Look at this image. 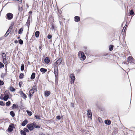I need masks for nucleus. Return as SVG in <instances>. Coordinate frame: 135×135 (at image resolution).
<instances>
[{"label": "nucleus", "mask_w": 135, "mask_h": 135, "mask_svg": "<svg viewBox=\"0 0 135 135\" xmlns=\"http://www.w3.org/2000/svg\"><path fill=\"white\" fill-rule=\"evenodd\" d=\"M78 56L80 58L81 60L84 61L86 59V57L84 53L82 51H79L78 53Z\"/></svg>", "instance_id": "obj_1"}, {"label": "nucleus", "mask_w": 135, "mask_h": 135, "mask_svg": "<svg viewBox=\"0 0 135 135\" xmlns=\"http://www.w3.org/2000/svg\"><path fill=\"white\" fill-rule=\"evenodd\" d=\"M54 73L55 77V82H57L58 78V72L57 66H54Z\"/></svg>", "instance_id": "obj_2"}, {"label": "nucleus", "mask_w": 135, "mask_h": 135, "mask_svg": "<svg viewBox=\"0 0 135 135\" xmlns=\"http://www.w3.org/2000/svg\"><path fill=\"white\" fill-rule=\"evenodd\" d=\"M62 60V59L61 58H59L55 62L54 64V66H57L58 65H59L61 63Z\"/></svg>", "instance_id": "obj_3"}, {"label": "nucleus", "mask_w": 135, "mask_h": 135, "mask_svg": "<svg viewBox=\"0 0 135 135\" xmlns=\"http://www.w3.org/2000/svg\"><path fill=\"white\" fill-rule=\"evenodd\" d=\"M127 60L128 62L130 64H135V60L132 56H129L127 58Z\"/></svg>", "instance_id": "obj_4"}, {"label": "nucleus", "mask_w": 135, "mask_h": 135, "mask_svg": "<svg viewBox=\"0 0 135 135\" xmlns=\"http://www.w3.org/2000/svg\"><path fill=\"white\" fill-rule=\"evenodd\" d=\"M13 17V14L10 13H7L6 16V18L8 20H11L12 19Z\"/></svg>", "instance_id": "obj_5"}, {"label": "nucleus", "mask_w": 135, "mask_h": 135, "mask_svg": "<svg viewBox=\"0 0 135 135\" xmlns=\"http://www.w3.org/2000/svg\"><path fill=\"white\" fill-rule=\"evenodd\" d=\"M14 125V124L12 123L9 126L8 129V130L9 132H11L13 131V129L15 128Z\"/></svg>", "instance_id": "obj_6"}, {"label": "nucleus", "mask_w": 135, "mask_h": 135, "mask_svg": "<svg viewBox=\"0 0 135 135\" xmlns=\"http://www.w3.org/2000/svg\"><path fill=\"white\" fill-rule=\"evenodd\" d=\"M71 83V84H73L75 79V77L74 74H70Z\"/></svg>", "instance_id": "obj_7"}, {"label": "nucleus", "mask_w": 135, "mask_h": 135, "mask_svg": "<svg viewBox=\"0 0 135 135\" xmlns=\"http://www.w3.org/2000/svg\"><path fill=\"white\" fill-rule=\"evenodd\" d=\"M27 126L29 130L30 131L33 130L34 128L32 123V124H28L27 125Z\"/></svg>", "instance_id": "obj_8"}, {"label": "nucleus", "mask_w": 135, "mask_h": 135, "mask_svg": "<svg viewBox=\"0 0 135 135\" xmlns=\"http://www.w3.org/2000/svg\"><path fill=\"white\" fill-rule=\"evenodd\" d=\"M2 56L3 60V62L4 63L5 61H6V56L4 53H3Z\"/></svg>", "instance_id": "obj_9"}, {"label": "nucleus", "mask_w": 135, "mask_h": 135, "mask_svg": "<svg viewBox=\"0 0 135 135\" xmlns=\"http://www.w3.org/2000/svg\"><path fill=\"white\" fill-rule=\"evenodd\" d=\"M30 15L29 16L28 19L27 21L26 22V25L28 26V27L29 26H30Z\"/></svg>", "instance_id": "obj_10"}, {"label": "nucleus", "mask_w": 135, "mask_h": 135, "mask_svg": "<svg viewBox=\"0 0 135 135\" xmlns=\"http://www.w3.org/2000/svg\"><path fill=\"white\" fill-rule=\"evenodd\" d=\"M88 113L87 115L89 118H91L92 117V113L90 109H88L87 111Z\"/></svg>", "instance_id": "obj_11"}, {"label": "nucleus", "mask_w": 135, "mask_h": 135, "mask_svg": "<svg viewBox=\"0 0 135 135\" xmlns=\"http://www.w3.org/2000/svg\"><path fill=\"white\" fill-rule=\"evenodd\" d=\"M20 94L21 97L24 99H25L27 98L26 95L22 91L20 92Z\"/></svg>", "instance_id": "obj_12"}, {"label": "nucleus", "mask_w": 135, "mask_h": 135, "mask_svg": "<svg viewBox=\"0 0 135 135\" xmlns=\"http://www.w3.org/2000/svg\"><path fill=\"white\" fill-rule=\"evenodd\" d=\"M104 123L106 124L109 125L111 123V121L109 120H105Z\"/></svg>", "instance_id": "obj_13"}, {"label": "nucleus", "mask_w": 135, "mask_h": 135, "mask_svg": "<svg viewBox=\"0 0 135 135\" xmlns=\"http://www.w3.org/2000/svg\"><path fill=\"white\" fill-rule=\"evenodd\" d=\"M44 61L47 64L49 63L50 62V59L48 57H45L44 59Z\"/></svg>", "instance_id": "obj_14"}, {"label": "nucleus", "mask_w": 135, "mask_h": 135, "mask_svg": "<svg viewBox=\"0 0 135 135\" xmlns=\"http://www.w3.org/2000/svg\"><path fill=\"white\" fill-rule=\"evenodd\" d=\"M27 119H25L22 122L21 124L23 126H24L27 124Z\"/></svg>", "instance_id": "obj_15"}, {"label": "nucleus", "mask_w": 135, "mask_h": 135, "mask_svg": "<svg viewBox=\"0 0 135 135\" xmlns=\"http://www.w3.org/2000/svg\"><path fill=\"white\" fill-rule=\"evenodd\" d=\"M80 20V18L79 16H75L74 17V21L76 22H78Z\"/></svg>", "instance_id": "obj_16"}, {"label": "nucleus", "mask_w": 135, "mask_h": 135, "mask_svg": "<svg viewBox=\"0 0 135 135\" xmlns=\"http://www.w3.org/2000/svg\"><path fill=\"white\" fill-rule=\"evenodd\" d=\"M9 98V95L8 94H7L4 95L3 98V100L5 101H6Z\"/></svg>", "instance_id": "obj_17"}, {"label": "nucleus", "mask_w": 135, "mask_h": 135, "mask_svg": "<svg viewBox=\"0 0 135 135\" xmlns=\"http://www.w3.org/2000/svg\"><path fill=\"white\" fill-rule=\"evenodd\" d=\"M50 94V92L49 91H46L45 92V96L46 97H47L49 96Z\"/></svg>", "instance_id": "obj_18"}, {"label": "nucleus", "mask_w": 135, "mask_h": 135, "mask_svg": "<svg viewBox=\"0 0 135 135\" xmlns=\"http://www.w3.org/2000/svg\"><path fill=\"white\" fill-rule=\"evenodd\" d=\"M32 124L33 126V128L35 127L36 128H40V126L38 125H37L35 123H32Z\"/></svg>", "instance_id": "obj_19"}, {"label": "nucleus", "mask_w": 135, "mask_h": 135, "mask_svg": "<svg viewBox=\"0 0 135 135\" xmlns=\"http://www.w3.org/2000/svg\"><path fill=\"white\" fill-rule=\"evenodd\" d=\"M40 71L42 73H45L47 71V70L46 69L41 68L40 69Z\"/></svg>", "instance_id": "obj_20"}, {"label": "nucleus", "mask_w": 135, "mask_h": 135, "mask_svg": "<svg viewBox=\"0 0 135 135\" xmlns=\"http://www.w3.org/2000/svg\"><path fill=\"white\" fill-rule=\"evenodd\" d=\"M35 73H33L31 75V79L33 80L35 79Z\"/></svg>", "instance_id": "obj_21"}, {"label": "nucleus", "mask_w": 135, "mask_h": 135, "mask_svg": "<svg viewBox=\"0 0 135 135\" xmlns=\"http://www.w3.org/2000/svg\"><path fill=\"white\" fill-rule=\"evenodd\" d=\"M40 34V32L38 31H37L35 32V36L36 38L38 37L39 36Z\"/></svg>", "instance_id": "obj_22"}, {"label": "nucleus", "mask_w": 135, "mask_h": 135, "mask_svg": "<svg viewBox=\"0 0 135 135\" xmlns=\"http://www.w3.org/2000/svg\"><path fill=\"white\" fill-rule=\"evenodd\" d=\"M32 90H33L35 91H37V86L36 85L34 86L32 89Z\"/></svg>", "instance_id": "obj_23"}, {"label": "nucleus", "mask_w": 135, "mask_h": 135, "mask_svg": "<svg viewBox=\"0 0 135 135\" xmlns=\"http://www.w3.org/2000/svg\"><path fill=\"white\" fill-rule=\"evenodd\" d=\"M13 27H12L11 26H10L9 29H8L7 31L6 32V33H7L8 32H10L11 31L12 29V28Z\"/></svg>", "instance_id": "obj_24"}, {"label": "nucleus", "mask_w": 135, "mask_h": 135, "mask_svg": "<svg viewBox=\"0 0 135 135\" xmlns=\"http://www.w3.org/2000/svg\"><path fill=\"white\" fill-rule=\"evenodd\" d=\"M28 114L29 115V116H31L32 114V113L31 111L28 110H27L26 111Z\"/></svg>", "instance_id": "obj_25"}, {"label": "nucleus", "mask_w": 135, "mask_h": 135, "mask_svg": "<svg viewBox=\"0 0 135 135\" xmlns=\"http://www.w3.org/2000/svg\"><path fill=\"white\" fill-rule=\"evenodd\" d=\"M10 115L13 117L15 116V114L14 112L13 111H11L10 112Z\"/></svg>", "instance_id": "obj_26"}, {"label": "nucleus", "mask_w": 135, "mask_h": 135, "mask_svg": "<svg viewBox=\"0 0 135 135\" xmlns=\"http://www.w3.org/2000/svg\"><path fill=\"white\" fill-rule=\"evenodd\" d=\"M113 45H110L109 46V50L110 51H112L113 49Z\"/></svg>", "instance_id": "obj_27"}, {"label": "nucleus", "mask_w": 135, "mask_h": 135, "mask_svg": "<svg viewBox=\"0 0 135 135\" xmlns=\"http://www.w3.org/2000/svg\"><path fill=\"white\" fill-rule=\"evenodd\" d=\"M21 135H26V132L22 130L21 131Z\"/></svg>", "instance_id": "obj_28"}, {"label": "nucleus", "mask_w": 135, "mask_h": 135, "mask_svg": "<svg viewBox=\"0 0 135 135\" xmlns=\"http://www.w3.org/2000/svg\"><path fill=\"white\" fill-rule=\"evenodd\" d=\"M9 90L12 92H13L15 91V89L13 87L11 86L9 88Z\"/></svg>", "instance_id": "obj_29"}, {"label": "nucleus", "mask_w": 135, "mask_h": 135, "mask_svg": "<svg viewBox=\"0 0 135 135\" xmlns=\"http://www.w3.org/2000/svg\"><path fill=\"white\" fill-rule=\"evenodd\" d=\"M23 30L22 28H21L19 30L18 33L19 34H21L22 33V32Z\"/></svg>", "instance_id": "obj_30"}, {"label": "nucleus", "mask_w": 135, "mask_h": 135, "mask_svg": "<svg viewBox=\"0 0 135 135\" xmlns=\"http://www.w3.org/2000/svg\"><path fill=\"white\" fill-rule=\"evenodd\" d=\"M24 64H22L21 67V70L22 71H23L24 70Z\"/></svg>", "instance_id": "obj_31"}, {"label": "nucleus", "mask_w": 135, "mask_h": 135, "mask_svg": "<svg viewBox=\"0 0 135 135\" xmlns=\"http://www.w3.org/2000/svg\"><path fill=\"white\" fill-rule=\"evenodd\" d=\"M24 76V74L23 73H21L20 74L19 76V78L20 79H22L23 78V76Z\"/></svg>", "instance_id": "obj_32"}, {"label": "nucleus", "mask_w": 135, "mask_h": 135, "mask_svg": "<svg viewBox=\"0 0 135 135\" xmlns=\"http://www.w3.org/2000/svg\"><path fill=\"white\" fill-rule=\"evenodd\" d=\"M11 102L8 101L6 103V105L7 106H9L11 104Z\"/></svg>", "instance_id": "obj_33"}, {"label": "nucleus", "mask_w": 135, "mask_h": 135, "mask_svg": "<svg viewBox=\"0 0 135 135\" xmlns=\"http://www.w3.org/2000/svg\"><path fill=\"white\" fill-rule=\"evenodd\" d=\"M17 106L15 104H13L12 106V109L14 108H17Z\"/></svg>", "instance_id": "obj_34"}, {"label": "nucleus", "mask_w": 135, "mask_h": 135, "mask_svg": "<svg viewBox=\"0 0 135 135\" xmlns=\"http://www.w3.org/2000/svg\"><path fill=\"white\" fill-rule=\"evenodd\" d=\"M18 42L19 44L21 45H22L23 44V41L21 39H20L18 40Z\"/></svg>", "instance_id": "obj_35"}, {"label": "nucleus", "mask_w": 135, "mask_h": 135, "mask_svg": "<svg viewBox=\"0 0 135 135\" xmlns=\"http://www.w3.org/2000/svg\"><path fill=\"white\" fill-rule=\"evenodd\" d=\"M4 66L2 62H0V69L3 67Z\"/></svg>", "instance_id": "obj_36"}, {"label": "nucleus", "mask_w": 135, "mask_h": 135, "mask_svg": "<svg viewBox=\"0 0 135 135\" xmlns=\"http://www.w3.org/2000/svg\"><path fill=\"white\" fill-rule=\"evenodd\" d=\"M35 92V91H33V90H32V89H31L30 90L29 92V93H30L31 94H33Z\"/></svg>", "instance_id": "obj_37"}, {"label": "nucleus", "mask_w": 135, "mask_h": 135, "mask_svg": "<svg viewBox=\"0 0 135 135\" xmlns=\"http://www.w3.org/2000/svg\"><path fill=\"white\" fill-rule=\"evenodd\" d=\"M0 105L2 106H3L5 104L3 103V101H0Z\"/></svg>", "instance_id": "obj_38"}, {"label": "nucleus", "mask_w": 135, "mask_h": 135, "mask_svg": "<svg viewBox=\"0 0 135 135\" xmlns=\"http://www.w3.org/2000/svg\"><path fill=\"white\" fill-rule=\"evenodd\" d=\"M134 13V12L133 11V10H131L130 11V14L131 15H133Z\"/></svg>", "instance_id": "obj_39"}, {"label": "nucleus", "mask_w": 135, "mask_h": 135, "mask_svg": "<svg viewBox=\"0 0 135 135\" xmlns=\"http://www.w3.org/2000/svg\"><path fill=\"white\" fill-rule=\"evenodd\" d=\"M70 106L71 107H72L73 108H74L75 107V104L73 103H70Z\"/></svg>", "instance_id": "obj_40"}, {"label": "nucleus", "mask_w": 135, "mask_h": 135, "mask_svg": "<svg viewBox=\"0 0 135 135\" xmlns=\"http://www.w3.org/2000/svg\"><path fill=\"white\" fill-rule=\"evenodd\" d=\"M50 26H51V28L52 29H54V26L52 23H51L50 24Z\"/></svg>", "instance_id": "obj_41"}, {"label": "nucleus", "mask_w": 135, "mask_h": 135, "mask_svg": "<svg viewBox=\"0 0 135 135\" xmlns=\"http://www.w3.org/2000/svg\"><path fill=\"white\" fill-rule=\"evenodd\" d=\"M23 130L25 132H29L28 130L26 128H24Z\"/></svg>", "instance_id": "obj_42"}, {"label": "nucleus", "mask_w": 135, "mask_h": 135, "mask_svg": "<svg viewBox=\"0 0 135 135\" xmlns=\"http://www.w3.org/2000/svg\"><path fill=\"white\" fill-rule=\"evenodd\" d=\"M35 117L37 119H38L39 120L41 119L40 117L39 116L37 115H35Z\"/></svg>", "instance_id": "obj_43"}, {"label": "nucleus", "mask_w": 135, "mask_h": 135, "mask_svg": "<svg viewBox=\"0 0 135 135\" xmlns=\"http://www.w3.org/2000/svg\"><path fill=\"white\" fill-rule=\"evenodd\" d=\"M87 49V47L86 46H84L83 47V50L85 52L86 51Z\"/></svg>", "instance_id": "obj_44"}, {"label": "nucleus", "mask_w": 135, "mask_h": 135, "mask_svg": "<svg viewBox=\"0 0 135 135\" xmlns=\"http://www.w3.org/2000/svg\"><path fill=\"white\" fill-rule=\"evenodd\" d=\"M4 84V82L3 81L0 80V85H2Z\"/></svg>", "instance_id": "obj_45"}, {"label": "nucleus", "mask_w": 135, "mask_h": 135, "mask_svg": "<svg viewBox=\"0 0 135 135\" xmlns=\"http://www.w3.org/2000/svg\"><path fill=\"white\" fill-rule=\"evenodd\" d=\"M18 10L19 11L22 12V7H19L18 8Z\"/></svg>", "instance_id": "obj_46"}, {"label": "nucleus", "mask_w": 135, "mask_h": 135, "mask_svg": "<svg viewBox=\"0 0 135 135\" xmlns=\"http://www.w3.org/2000/svg\"><path fill=\"white\" fill-rule=\"evenodd\" d=\"M47 37L48 39H50L52 37V36L51 35H48Z\"/></svg>", "instance_id": "obj_47"}, {"label": "nucleus", "mask_w": 135, "mask_h": 135, "mask_svg": "<svg viewBox=\"0 0 135 135\" xmlns=\"http://www.w3.org/2000/svg\"><path fill=\"white\" fill-rule=\"evenodd\" d=\"M56 118L58 120H60L61 119V117L60 116H57L56 117Z\"/></svg>", "instance_id": "obj_48"}, {"label": "nucleus", "mask_w": 135, "mask_h": 135, "mask_svg": "<svg viewBox=\"0 0 135 135\" xmlns=\"http://www.w3.org/2000/svg\"><path fill=\"white\" fill-rule=\"evenodd\" d=\"M22 84V81L20 82L19 83V85L20 87H21Z\"/></svg>", "instance_id": "obj_49"}, {"label": "nucleus", "mask_w": 135, "mask_h": 135, "mask_svg": "<svg viewBox=\"0 0 135 135\" xmlns=\"http://www.w3.org/2000/svg\"><path fill=\"white\" fill-rule=\"evenodd\" d=\"M9 34V32L8 33H6V34L4 35V36L5 37H7Z\"/></svg>", "instance_id": "obj_50"}, {"label": "nucleus", "mask_w": 135, "mask_h": 135, "mask_svg": "<svg viewBox=\"0 0 135 135\" xmlns=\"http://www.w3.org/2000/svg\"><path fill=\"white\" fill-rule=\"evenodd\" d=\"M29 93V95L30 96V97H32L33 96V94H31L30 93Z\"/></svg>", "instance_id": "obj_51"}, {"label": "nucleus", "mask_w": 135, "mask_h": 135, "mask_svg": "<svg viewBox=\"0 0 135 135\" xmlns=\"http://www.w3.org/2000/svg\"><path fill=\"white\" fill-rule=\"evenodd\" d=\"M39 48V49H40L39 50L41 51V50L42 49H41L42 48V46H40Z\"/></svg>", "instance_id": "obj_52"}, {"label": "nucleus", "mask_w": 135, "mask_h": 135, "mask_svg": "<svg viewBox=\"0 0 135 135\" xmlns=\"http://www.w3.org/2000/svg\"><path fill=\"white\" fill-rule=\"evenodd\" d=\"M39 135H45V134L43 133H41L39 134Z\"/></svg>", "instance_id": "obj_53"}, {"label": "nucleus", "mask_w": 135, "mask_h": 135, "mask_svg": "<svg viewBox=\"0 0 135 135\" xmlns=\"http://www.w3.org/2000/svg\"><path fill=\"white\" fill-rule=\"evenodd\" d=\"M3 96V95L2 94H1V96L0 97V98L1 99V100H3V98H1V96Z\"/></svg>", "instance_id": "obj_54"}, {"label": "nucleus", "mask_w": 135, "mask_h": 135, "mask_svg": "<svg viewBox=\"0 0 135 135\" xmlns=\"http://www.w3.org/2000/svg\"><path fill=\"white\" fill-rule=\"evenodd\" d=\"M14 42L16 44L18 43V41L17 40H15V41Z\"/></svg>", "instance_id": "obj_55"}, {"label": "nucleus", "mask_w": 135, "mask_h": 135, "mask_svg": "<svg viewBox=\"0 0 135 135\" xmlns=\"http://www.w3.org/2000/svg\"><path fill=\"white\" fill-rule=\"evenodd\" d=\"M28 38V35H26V40H27Z\"/></svg>", "instance_id": "obj_56"}, {"label": "nucleus", "mask_w": 135, "mask_h": 135, "mask_svg": "<svg viewBox=\"0 0 135 135\" xmlns=\"http://www.w3.org/2000/svg\"><path fill=\"white\" fill-rule=\"evenodd\" d=\"M32 11H30L29 12V13H30V14H31L32 13Z\"/></svg>", "instance_id": "obj_57"}, {"label": "nucleus", "mask_w": 135, "mask_h": 135, "mask_svg": "<svg viewBox=\"0 0 135 135\" xmlns=\"http://www.w3.org/2000/svg\"><path fill=\"white\" fill-rule=\"evenodd\" d=\"M17 37L18 39H19L20 38V37Z\"/></svg>", "instance_id": "obj_58"}, {"label": "nucleus", "mask_w": 135, "mask_h": 135, "mask_svg": "<svg viewBox=\"0 0 135 135\" xmlns=\"http://www.w3.org/2000/svg\"><path fill=\"white\" fill-rule=\"evenodd\" d=\"M15 31H16V32H17V30H16Z\"/></svg>", "instance_id": "obj_59"}, {"label": "nucleus", "mask_w": 135, "mask_h": 135, "mask_svg": "<svg viewBox=\"0 0 135 135\" xmlns=\"http://www.w3.org/2000/svg\"><path fill=\"white\" fill-rule=\"evenodd\" d=\"M130 101H131V99ZM131 103V102H130V103Z\"/></svg>", "instance_id": "obj_60"}, {"label": "nucleus", "mask_w": 135, "mask_h": 135, "mask_svg": "<svg viewBox=\"0 0 135 135\" xmlns=\"http://www.w3.org/2000/svg\"><path fill=\"white\" fill-rule=\"evenodd\" d=\"M99 118H98V120H99Z\"/></svg>", "instance_id": "obj_61"}]
</instances>
